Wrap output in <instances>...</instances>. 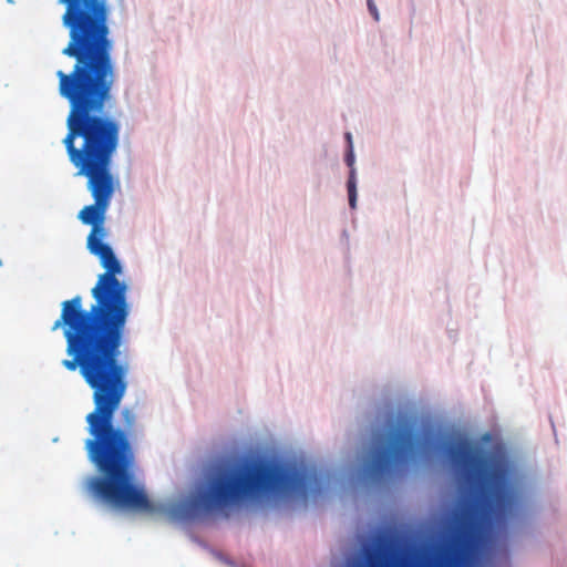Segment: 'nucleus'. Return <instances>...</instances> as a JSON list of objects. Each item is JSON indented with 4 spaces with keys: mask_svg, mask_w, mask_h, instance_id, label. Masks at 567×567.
<instances>
[{
    "mask_svg": "<svg viewBox=\"0 0 567 567\" xmlns=\"http://www.w3.org/2000/svg\"><path fill=\"white\" fill-rule=\"evenodd\" d=\"M131 313L59 327L65 339L68 371H79L92 390L93 411L85 416L87 460L97 475L86 480L94 503L116 512L162 514L174 523L229 517L247 511H296L324 495L329 476L313 463L284 455L241 452L210 460L187 496L169 504L152 502L136 478V415L121 410L127 392L130 361L123 353Z\"/></svg>",
    "mask_w": 567,
    "mask_h": 567,
    "instance_id": "nucleus-1",
    "label": "nucleus"
},
{
    "mask_svg": "<svg viewBox=\"0 0 567 567\" xmlns=\"http://www.w3.org/2000/svg\"><path fill=\"white\" fill-rule=\"evenodd\" d=\"M112 8L70 11L62 14V25L69 32V42L61 53L73 63L69 71L59 69V95L69 103L66 135L62 140L76 176L86 178V188L94 203L78 214L83 225L91 226L86 248L99 258L104 272L97 276L91 289L93 302L83 308L82 296L61 302V315L51 327L56 331L63 324L127 315L132 312L130 287L118 276L123 265L113 247L105 241L106 213L112 198L121 187L113 173V158L120 146L121 122L111 112L115 104L113 86L116 64L111 35Z\"/></svg>",
    "mask_w": 567,
    "mask_h": 567,
    "instance_id": "nucleus-2",
    "label": "nucleus"
},
{
    "mask_svg": "<svg viewBox=\"0 0 567 567\" xmlns=\"http://www.w3.org/2000/svg\"><path fill=\"white\" fill-rule=\"evenodd\" d=\"M432 463L452 475L460 494L474 486L499 528L523 509L516 464L503 443L485 447L455 426L429 420L419 425L402 412H388L382 424L372 427L358 477L365 485H381Z\"/></svg>",
    "mask_w": 567,
    "mask_h": 567,
    "instance_id": "nucleus-3",
    "label": "nucleus"
},
{
    "mask_svg": "<svg viewBox=\"0 0 567 567\" xmlns=\"http://www.w3.org/2000/svg\"><path fill=\"white\" fill-rule=\"evenodd\" d=\"M58 3L64 6V12L112 8L109 0H58Z\"/></svg>",
    "mask_w": 567,
    "mask_h": 567,
    "instance_id": "nucleus-4",
    "label": "nucleus"
},
{
    "mask_svg": "<svg viewBox=\"0 0 567 567\" xmlns=\"http://www.w3.org/2000/svg\"><path fill=\"white\" fill-rule=\"evenodd\" d=\"M348 205L351 210L358 208V171H348L346 179Z\"/></svg>",
    "mask_w": 567,
    "mask_h": 567,
    "instance_id": "nucleus-5",
    "label": "nucleus"
},
{
    "mask_svg": "<svg viewBox=\"0 0 567 567\" xmlns=\"http://www.w3.org/2000/svg\"><path fill=\"white\" fill-rule=\"evenodd\" d=\"M187 535L193 543H195V544L199 545L200 547H203L204 549L208 550L216 559L224 563L225 565H227L229 567H246V566H239L233 558H230V557L226 556L225 554H223L221 551L210 547L206 542H204L202 538H199L194 533L188 532Z\"/></svg>",
    "mask_w": 567,
    "mask_h": 567,
    "instance_id": "nucleus-6",
    "label": "nucleus"
},
{
    "mask_svg": "<svg viewBox=\"0 0 567 567\" xmlns=\"http://www.w3.org/2000/svg\"><path fill=\"white\" fill-rule=\"evenodd\" d=\"M343 162L347 165L348 171L357 169L354 147H346Z\"/></svg>",
    "mask_w": 567,
    "mask_h": 567,
    "instance_id": "nucleus-7",
    "label": "nucleus"
},
{
    "mask_svg": "<svg viewBox=\"0 0 567 567\" xmlns=\"http://www.w3.org/2000/svg\"><path fill=\"white\" fill-rule=\"evenodd\" d=\"M368 11L375 22L380 21V13L374 0H367Z\"/></svg>",
    "mask_w": 567,
    "mask_h": 567,
    "instance_id": "nucleus-8",
    "label": "nucleus"
},
{
    "mask_svg": "<svg viewBox=\"0 0 567 567\" xmlns=\"http://www.w3.org/2000/svg\"><path fill=\"white\" fill-rule=\"evenodd\" d=\"M360 565V557L358 554H352L346 557V565L344 567H359Z\"/></svg>",
    "mask_w": 567,
    "mask_h": 567,
    "instance_id": "nucleus-9",
    "label": "nucleus"
},
{
    "mask_svg": "<svg viewBox=\"0 0 567 567\" xmlns=\"http://www.w3.org/2000/svg\"><path fill=\"white\" fill-rule=\"evenodd\" d=\"M341 241L344 244L346 249L349 250V231L346 228L341 231Z\"/></svg>",
    "mask_w": 567,
    "mask_h": 567,
    "instance_id": "nucleus-10",
    "label": "nucleus"
},
{
    "mask_svg": "<svg viewBox=\"0 0 567 567\" xmlns=\"http://www.w3.org/2000/svg\"><path fill=\"white\" fill-rule=\"evenodd\" d=\"M344 140H346V147H354L353 141H352V134L350 132L344 133Z\"/></svg>",
    "mask_w": 567,
    "mask_h": 567,
    "instance_id": "nucleus-11",
    "label": "nucleus"
},
{
    "mask_svg": "<svg viewBox=\"0 0 567 567\" xmlns=\"http://www.w3.org/2000/svg\"><path fill=\"white\" fill-rule=\"evenodd\" d=\"M491 434L486 433L482 436V442L483 443H488L491 441Z\"/></svg>",
    "mask_w": 567,
    "mask_h": 567,
    "instance_id": "nucleus-12",
    "label": "nucleus"
},
{
    "mask_svg": "<svg viewBox=\"0 0 567 567\" xmlns=\"http://www.w3.org/2000/svg\"><path fill=\"white\" fill-rule=\"evenodd\" d=\"M7 2H8V3H13V2H14V0H7Z\"/></svg>",
    "mask_w": 567,
    "mask_h": 567,
    "instance_id": "nucleus-13",
    "label": "nucleus"
},
{
    "mask_svg": "<svg viewBox=\"0 0 567 567\" xmlns=\"http://www.w3.org/2000/svg\"><path fill=\"white\" fill-rule=\"evenodd\" d=\"M2 265V260L0 259V266Z\"/></svg>",
    "mask_w": 567,
    "mask_h": 567,
    "instance_id": "nucleus-14",
    "label": "nucleus"
}]
</instances>
